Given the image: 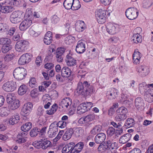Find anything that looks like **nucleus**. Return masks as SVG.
Instances as JSON below:
<instances>
[{
    "label": "nucleus",
    "mask_w": 153,
    "mask_h": 153,
    "mask_svg": "<svg viewBox=\"0 0 153 153\" xmlns=\"http://www.w3.org/2000/svg\"><path fill=\"white\" fill-rule=\"evenodd\" d=\"M95 117L94 114H91L88 115L85 117L86 122L93 120L94 119Z\"/></svg>",
    "instance_id": "49"
},
{
    "label": "nucleus",
    "mask_w": 153,
    "mask_h": 153,
    "mask_svg": "<svg viewBox=\"0 0 153 153\" xmlns=\"http://www.w3.org/2000/svg\"><path fill=\"white\" fill-rule=\"evenodd\" d=\"M152 4V0H144L143 2V6L145 8L149 7Z\"/></svg>",
    "instance_id": "43"
},
{
    "label": "nucleus",
    "mask_w": 153,
    "mask_h": 153,
    "mask_svg": "<svg viewBox=\"0 0 153 153\" xmlns=\"http://www.w3.org/2000/svg\"><path fill=\"white\" fill-rule=\"evenodd\" d=\"M102 129V127L100 125H97L94 127L93 129L91 131V134L95 135L101 131Z\"/></svg>",
    "instance_id": "35"
},
{
    "label": "nucleus",
    "mask_w": 153,
    "mask_h": 153,
    "mask_svg": "<svg viewBox=\"0 0 153 153\" xmlns=\"http://www.w3.org/2000/svg\"><path fill=\"white\" fill-rule=\"evenodd\" d=\"M76 90L79 94L86 96L93 93V88L88 82L85 81L83 83L82 82H79Z\"/></svg>",
    "instance_id": "1"
},
{
    "label": "nucleus",
    "mask_w": 153,
    "mask_h": 153,
    "mask_svg": "<svg viewBox=\"0 0 153 153\" xmlns=\"http://www.w3.org/2000/svg\"><path fill=\"white\" fill-rule=\"evenodd\" d=\"M32 22L30 20H25L23 21L20 25V30L22 31L26 30L31 25Z\"/></svg>",
    "instance_id": "10"
},
{
    "label": "nucleus",
    "mask_w": 153,
    "mask_h": 153,
    "mask_svg": "<svg viewBox=\"0 0 153 153\" xmlns=\"http://www.w3.org/2000/svg\"><path fill=\"white\" fill-rule=\"evenodd\" d=\"M130 134L127 133L121 136L119 140V142L120 143L124 144L129 141L131 137Z\"/></svg>",
    "instance_id": "21"
},
{
    "label": "nucleus",
    "mask_w": 153,
    "mask_h": 153,
    "mask_svg": "<svg viewBox=\"0 0 153 153\" xmlns=\"http://www.w3.org/2000/svg\"><path fill=\"white\" fill-rule=\"evenodd\" d=\"M2 88L6 91L12 92L16 88V83L12 81L7 82L3 84Z\"/></svg>",
    "instance_id": "5"
},
{
    "label": "nucleus",
    "mask_w": 153,
    "mask_h": 153,
    "mask_svg": "<svg viewBox=\"0 0 153 153\" xmlns=\"http://www.w3.org/2000/svg\"><path fill=\"white\" fill-rule=\"evenodd\" d=\"M43 104L47 103V102H51V98L48 96H44L42 97Z\"/></svg>",
    "instance_id": "60"
},
{
    "label": "nucleus",
    "mask_w": 153,
    "mask_h": 153,
    "mask_svg": "<svg viewBox=\"0 0 153 153\" xmlns=\"http://www.w3.org/2000/svg\"><path fill=\"white\" fill-rule=\"evenodd\" d=\"M134 120L131 118H128L126 120L124 126L127 128H129L133 126L134 124Z\"/></svg>",
    "instance_id": "32"
},
{
    "label": "nucleus",
    "mask_w": 153,
    "mask_h": 153,
    "mask_svg": "<svg viewBox=\"0 0 153 153\" xmlns=\"http://www.w3.org/2000/svg\"><path fill=\"white\" fill-rule=\"evenodd\" d=\"M9 30V27L5 23H0V32L7 31Z\"/></svg>",
    "instance_id": "39"
},
{
    "label": "nucleus",
    "mask_w": 153,
    "mask_h": 153,
    "mask_svg": "<svg viewBox=\"0 0 153 153\" xmlns=\"http://www.w3.org/2000/svg\"><path fill=\"white\" fill-rule=\"evenodd\" d=\"M141 57L140 53L138 51V50L137 49H135L134 53L133 54V58L140 59Z\"/></svg>",
    "instance_id": "50"
},
{
    "label": "nucleus",
    "mask_w": 153,
    "mask_h": 153,
    "mask_svg": "<svg viewBox=\"0 0 153 153\" xmlns=\"http://www.w3.org/2000/svg\"><path fill=\"white\" fill-rule=\"evenodd\" d=\"M33 107V105L30 102L25 104L22 109L21 114L24 116H27L31 111Z\"/></svg>",
    "instance_id": "6"
},
{
    "label": "nucleus",
    "mask_w": 153,
    "mask_h": 153,
    "mask_svg": "<svg viewBox=\"0 0 153 153\" xmlns=\"http://www.w3.org/2000/svg\"><path fill=\"white\" fill-rule=\"evenodd\" d=\"M27 75L25 69L23 68L19 67L16 68L13 71V76L15 79L21 80L24 79Z\"/></svg>",
    "instance_id": "2"
},
{
    "label": "nucleus",
    "mask_w": 153,
    "mask_h": 153,
    "mask_svg": "<svg viewBox=\"0 0 153 153\" xmlns=\"http://www.w3.org/2000/svg\"><path fill=\"white\" fill-rule=\"evenodd\" d=\"M127 117L126 115L119 114L115 117V119L116 120L120 121L124 120H125Z\"/></svg>",
    "instance_id": "44"
},
{
    "label": "nucleus",
    "mask_w": 153,
    "mask_h": 153,
    "mask_svg": "<svg viewBox=\"0 0 153 153\" xmlns=\"http://www.w3.org/2000/svg\"><path fill=\"white\" fill-rule=\"evenodd\" d=\"M26 133L23 132L19 133L17 137V139L16 141V142L19 143H22L26 142Z\"/></svg>",
    "instance_id": "14"
},
{
    "label": "nucleus",
    "mask_w": 153,
    "mask_h": 153,
    "mask_svg": "<svg viewBox=\"0 0 153 153\" xmlns=\"http://www.w3.org/2000/svg\"><path fill=\"white\" fill-rule=\"evenodd\" d=\"M54 67V65L51 63H48L45 65V68L48 69H51Z\"/></svg>",
    "instance_id": "64"
},
{
    "label": "nucleus",
    "mask_w": 153,
    "mask_h": 153,
    "mask_svg": "<svg viewBox=\"0 0 153 153\" xmlns=\"http://www.w3.org/2000/svg\"><path fill=\"white\" fill-rule=\"evenodd\" d=\"M58 132V129L57 128H49L48 134L49 137L51 138H52L55 137Z\"/></svg>",
    "instance_id": "38"
},
{
    "label": "nucleus",
    "mask_w": 153,
    "mask_h": 153,
    "mask_svg": "<svg viewBox=\"0 0 153 153\" xmlns=\"http://www.w3.org/2000/svg\"><path fill=\"white\" fill-rule=\"evenodd\" d=\"M84 22L83 21H81L77 23L76 29V30L79 32H82L85 28Z\"/></svg>",
    "instance_id": "28"
},
{
    "label": "nucleus",
    "mask_w": 153,
    "mask_h": 153,
    "mask_svg": "<svg viewBox=\"0 0 153 153\" xmlns=\"http://www.w3.org/2000/svg\"><path fill=\"white\" fill-rule=\"evenodd\" d=\"M39 132V129L37 128H34L31 130L30 132V135L31 137H34L36 136Z\"/></svg>",
    "instance_id": "42"
},
{
    "label": "nucleus",
    "mask_w": 153,
    "mask_h": 153,
    "mask_svg": "<svg viewBox=\"0 0 153 153\" xmlns=\"http://www.w3.org/2000/svg\"><path fill=\"white\" fill-rule=\"evenodd\" d=\"M112 141V140H108L106 141V144L105 143H104L105 146L106 147V148H107V150L110 149Z\"/></svg>",
    "instance_id": "63"
},
{
    "label": "nucleus",
    "mask_w": 153,
    "mask_h": 153,
    "mask_svg": "<svg viewBox=\"0 0 153 153\" xmlns=\"http://www.w3.org/2000/svg\"><path fill=\"white\" fill-rule=\"evenodd\" d=\"M37 90L36 89H34L30 92V96L32 97L35 98L38 96V94L37 92Z\"/></svg>",
    "instance_id": "62"
},
{
    "label": "nucleus",
    "mask_w": 153,
    "mask_h": 153,
    "mask_svg": "<svg viewBox=\"0 0 153 153\" xmlns=\"http://www.w3.org/2000/svg\"><path fill=\"white\" fill-rule=\"evenodd\" d=\"M145 98L146 100L149 102H153V96L146 95L145 96Z\"/></svg>",
    "instance_id": "61"
},
{
    "label": "nucleus",
    "mask_w": 153,
    "mask_h": 153,
    "mask_svg": "<svg viewBox=\"0 0 153 153\" xmlns=\"http://www.w3.org/2000/svg\"><path fill=\"white\" fill-rule=\"evenodd\" d=\"M10 20L11 22L13 23H17L20 21V18L13 17H10Z\"/></svg>",
    "instance_id": "57"
},
{
    "label": "nucleus",
    "mask_w": 153,
    "mask_h": 153,
    "mask_svg": "<svg viewBox=\"0 0 153 153\" xmlns=\"http://www.w3.org/2000/svg\"><path fill=\"white\" fill-rule=\"evenodd\" d=\"M74 133L73 129L69 128L67 130L64 134L62 137L63 140L67 141L70 139L71 137L73 134Z\"/></svg>",
    "instance_id": "20"
},
{
    "label": "nucleus",
    "mask_w": 153,
    "mask_h": 153,
    "mask_svg": "<svg viewBox=\"0 0 153 153\" xmlns=\"http://www.w3.org/2000/svg\"><path fill=\"white\" fill-rule=\"evenodd\" d=\"M7 110L6 108H2L0 110V115L2 117L7 116L8 115V113L7 112Z\"/></svg>",
    "instance_id": "52"
},
{
    "label": "nucleus",
    "mask_w": 153,
    "mask_h": 153,
    "mask_svg": "<svg viewBox=\"0 0 153 153\" xmlns=\"http://www.w3.org/2000/svg\"><path fill=\"white\" fill-rule=\"evenodd\" d=\"M65 50V48L62 47L58 48L57 49L56 52V57L58 62H61L62 61L64 57L63 53Z\"/></svg>",
    "instance_id": "9"
},
{
    "label": "nucleus",
    "mask_w": 153,
    "mask_h": 153,
    "mask_svg": "<svg viewBox=\"0 0 153 153\" xmlns=\"http://www.w3.org/2000/svg\"><path fill=\"white\" fill-rule=\"evenodd\" d=\"M100 144L99 145L98 148V151L101 152H103L106 150H107L105 145H104V143L103 144L102 143Z\"/></svg>",
    "instance_id": "54"
},
{
    "label": "nucleus",
    "mask_w": 153,
    "mask_h": 153,
    "mask_svg": "<svg viewBox=\"0 0 153 153\" xmlns=\"http://www.w3.org/2000/svg\"><path fill=\"white\" fill-rule=\"evenodd\" d=\"M111 146L110 147V149H111V152L113 153H116V149L118 148V145L117 143L116 142H112Z\"/></svg>",
    "instance_id": "40"
},
{
    "label": "nucleus",
    "mask_w": 153,
    "mask_h": 153,
    "mask_svg": "<svg viewBox=\"0 0 153 153\" xmlns=\"http://www.w3.org/2000/svg\"><path fill=\"white\" fill-rule=\"evenodd\" d=\"M27 90V87L25 85H21L19 88L18 92L20 95H23L25 94Z\"/></svg>",
    "instance_id": "33"
},
{
    "label": "nucleus",
    "mask_w": 153,
    "mask_h": 153,
    "mask_svg": "<svg viewBox=\"0 0 153 153\" xmlns=\"http://www.w3.org/2000/svg\"><path fill=\"white\" fill-rule=\"evenodd\" d=\"M66 62L67 65L69 66H73L76 65V61L73 58L70 54L66 56Z\"/></svg>",
    "instance_id": "18"
},
{
    "label": "nucleus",
    "mask_w": 153,
    "mask_h": 153,
    "mask_svg": "<svg viewBox=\"0 0 153 153\" xmlns=\"http://www.w3.org/2000/svg\"><path fill=\"white\" fill-rule=\"evenodd\" d=\"M106 12L100 9L96 12L95 16L98 23L100 24L104 23L106 20Z\"/></svg>",
    "instance_id": "4"
},
{
    "label": "nucleus",
    "mask_w": 153,
    "mask_h": 153,
    "mask_svg": "<svg viewBox=\"0 0 153 153\" xmlns=\"http://www.w3.org/2000/svg\"><path fill=\"white\" fill-rule=\"evenodd\" d=\"M47 119L44 116L40 117L39 118V122L40 125H45L46 124Z\"/></svg>",
    "instance_id": "51"
},
{
    "label": "nucleus",
    "mask_w": 153,
    "mask_h": 153,
    "mask_svg": "<svg viewBox=\"0 0 153 153\" xmlns=\"http://www.w3.org/2000/svg\"><path fill=\"white\" fill-rule=\"evenodd\" d=\"M32 127V124L30 122H28L24 124L21 127V130L23 132H26L29 130Z\"/></svg>",
    "instance_id": "31"
},
{
    "label": "nucleus",
    "mask_w": 153,
    "mask_h": 153,
    "mask_svg": "<svg viewBox=\"0 0 153 153\" xmlns=\"http://www.w3.org/2000/svg\"><path fill=\"white\" fill-rule=\"evenodd\" d=\"M20 102L17 99L14 100L13 102L9 105L10 108L12 110H15L18 108L20 106Z\"/></svg>",
    "instance_id": "27"
},
{
    "label": "nucleus",
    "mask_w": 153,
    "mask_h": 153,
    "mask_svg": "<svg viewBox=\"0 0 153 153\" xmlns=\"http://www.w3.org/2000/svg\"><path fill=\"white\" fill-rule=\"evenodd\" d=\"M71 104V100L69 98L63 99L60 103L59 105L64 109L67 108Z\"/></svg>",
    "instance_id": "17"
},
{
    "label": "nucleus",
    "mask_w": 153,
    "mask_h": 153,
    "mask_svg": "<svg viewBox=\"0 0 153 153\" xmlns=\"http://www.w3.org/2000/svg\"><path fill=\"white\" fill-rule=\"evenodd\" d=\"M147 66L145 65H141L138 67L137 68V71L141 73L142 76H145L148 74L149 70Z\"/></svg>",
    "instance_id": "13"
},
{
    "label": "nucleus",
    "mask_w": 153,
    "mask_h": 153,
    "mask_svg": "<svg viewBox=\"0 0 153 153\" xmlns=\"http://www.w3.org/2000/svg\"><path fill=\"white\" fill-rule=\"evenodd\" d=\"M71 149L70 147L66 145L63 148L62 152V153H67L69 152L71 153Z\"/></svg>",
    "instance_id": "58"
},
{
    "label": "nucleus",
    "mask_w": 153,
    "mask_h": 153,
    "mask_svg": "<svg viewBox=\"0 0 153 153\" xmlns=\"http://www.w3.org/2000/svg\"><path fill=\"white\" fill-rule=\"evenodd\" d=\"M106 138L105 134L102 133L98 134L95 137L94 140L95 142L97 144L102 143Z\"/></svg>",
    "instance_id": "12"
},
{
    "label": "nucleus",
    "mask_w": 153,
    "mask_h": 153,
    "mask_svg": "<svg viewBox=\"0 0 153 153\" xmlns=\"http://www.w3.org/2000/svg\"><path fill=\"white\" fill-rule=\"evenodd\" d=\"M138 10L136 8L129 7L125 11V15L127 18L130 20H133L136 19L138 16Z\"/></svg>",
    "instance_id": "3"
},
{
    "label": "nucleus",
    "mask_w": 153,
    "mask_h": 153,
    "mask_svg": "<svg viewBox=\"0 0 153 153\" xmlns=\"http://www.w3.org/2000/svg\"><path fill=\"white\" fill-rule=\"evenodd\" d=\"M117 112L119 113L120 114L126 115V114L128 111L126 108L124 107H121L117 110Z\"/></svg>",
    "instance_id": "45"
},
{
    "label": "nucleus",
    "mask_w": 153,
    "mask_h": 153,
    "mask_svg": "<svg viewBox=\"0 0 153 153\" xmlns=\"http://www.w3.org/2000/svg\"><path fill=\"white\" fill-rule=\"evenodd\" d=\"M135 104L138 109L141 110L144 105L143 100L141 97H137L135 100Z\"/></svg>",
    "instance_id": "22"
},
{
    "label": "nucleus",
    "mask_w": 153,
    "mask_h": 153,
    "mask_svg": "<svg viewBox=\"0 0 153 153\" xmlns=\"http://www.w3.org/2000/svg\"><path fill=\"white\" fill-rule=\"evenodd\" d=\"M72 9L73 10H76L79 9L81 6L79 1L78 0H74L72 4Z\"/></svg>",
    "instance_id": "37"
},
{
    "label": "nucleus",
    "mask_w": 153,
    "mask_h": 153,
    "mask_svg": "<svg viewBox=\"0 0 153 153\" xmlns=\"http://www.w3.org/2000/svg\"><path fill=\"white\" fill-rule=\"evenodd\" d=\"M52 33L50 31H48L45 34L44 39V42L45 44L49 45L52 42Z\"/></svg>",
    "instance_id": "16"
},
{
    "label": "nucleus",
    "mask_w": 153,
    "mask_h": 153,
    "mask_svg": "<svg viewBox=\"0 0 153 153\" xmlns=\"http://www.w3.org/2000/svg\"><path fill=\"white\" fill-rule=\"evenodd\" d=\"M0 4V12L4 13H7L12 12L13 9L11 6H4Z\"/></svg>",
    "instance_id": "15"
},
{
    "label": "nucleus",
    "mask_w": 153,
    "mask_h": 153,
    "mask_svg": "<svg viewBox=\"0 0 153 153\" xmlns=\"http://www.w3.org/2000/svg\"><path fill=\"white\" fill-rule=\"evenodd\" d=\"M27 43V41L21 40L18 41L15 45V48L16 51L19 52H22L26 49V46Z\"/></svg>",
    "instance_id": "7"
},
{
    "label": "nucleus",
    "mask_w": 153,
    "mask_h": 153,
    "mask_svg": "<svg viewBox=\"0 0 153 153\" xmlns=\"http://www.w3.org/2000/svg\"><path fill=\"white\" fill-rule=\"evenodd\" d=\"M84 144L82 143H79L76 144L74 147L78 150L79 151V152H81L83 149Z\"/></svg>",
    "instance_id": "59"
},
{
    "label": "nucleus",
    "mask_w": 153,
    "mask_h": 153,
    "mask_svg": "<svg viewBox=\"0 0 153 153\" xmlns=\"http://www.w3.org/2000/svg\"><path fill=\"white\" fill-rule=\"evenodd\" d=\"M107 30L110 34H114L116 33L115 27L112 23H109L107 26Z\"/></svg>",
    "instance_id": "24"
},
{
    "label": "nucleus",
    "mask_w": 153,
    "mask_h": 153,
    "mask_svg": "<svg viewBox=\"0 0 153 153\" xmlns=\"http://www.w3.org/2000/svg\"><path fill=\"white\" fill-rule=\"evenodd\" d=\"M141 36L138 33L134 34L132 38V43L137 44L140 43L142 41Z\"/></svg>",
    "instance_id": "25"
},
{
    "label": "nucleus",
    "mask_w": 153,
    "mask_h": 153,
    "mask_svg": "<svg viewBox=\"0 0 153 153\" xmlns=\"http://www.w3.org/2000/svg\"><path fill=\"white\" fill-rule=\"evenodd\" d=\"M57 105L56 103H54L51 107V109L49 110H47V114L49 115H52L55 113L57 109Z\"/></svg>",
    "instance_id": "36"
},
{
    "label": "nucleus",
    "mask_w": 153,
    "mask_h": 153,
    "mask_svg": "<svg viewBox=\"0 0 153 153\" xmlns=\"http://www.w3.org/2000/svg\"><path fill=\"white\" fill-rule=\"evenodd\" d=\"M20 117L19 115L16 114L11 117L9 119V122L10 124L14 125L16 124L19 121Z\"/></svg>",
    "instance_id": "23"
},
{
    "label": "nucleus",
    "mask_w": 153,
    "mask_h": 153,
    "mask_svg": "<svg viewBox=\"0 0 153 153\" xmlns=\"http://www.w3.org/2000/svg\"><path fill=\"white\" fill-rule=\"evenodd\" d=\"M13 96L11 93L8 94L7 95V101L8 103L10 105L14 101Z\"/></svg>",
    "instance_id": "47"
},
{
    "label": "nucleus",
    "mask_w": 153,
    "mask_h": 153,
    "mask_svg": "<svg viewBox=\"0 0 153 153\" xmlns=\"http://www.w3.org/2000/svg\"><path fill=\"white\" fill-rule=\"evenodd\" d=\"M32 56L30 53H26L22 55L19 58L18 63L21 65L28 63L31 61Z\"/></svg>",
    "instance_id": "8"
},
{
    "label": "nucleus",
    "mask_w": 153,
    "mask_h": 153,
    "mask_svg": "<svg viewBox=\"0 0 153 153\" xmlns=\"http://www.w3.org/2000/svg\"><path fill=\"white\" fill-rule=\"evenodd\" d=\"M36 84V79L34 78H32L30 79L29 85L32 88H33L35 86Z\"/></svg>",
    "instance_id": "56"
},
{
    "label": "nucleus",
    "mask_w": 153,
    "mask_h": 153,
    "mask_svg": "<svg viewBox=\"0 0 153 153\" xmlns=\"http://www.w3.org/2000/svg\"><path fill=\"white\" fill-rule=\"evenodd\" d=\"M67 124L66 122L63 120L60 121L58 123V127L62 128L65 127Z\"/></svg>",
    "instance_id": "55"
},
{
    "label": "nucleus",
    "mask_w": 153,
    "mask_h": 153,
    "mask_svg": "<svg viewBox=\"0 0 153 153\" xmlns=\"http://www.w3.org/2000/svg\"><path fill=\"white\" fill-rule=\"evenodd\" d=\"M13 56L14 54H13L6 55L4 57V61L7 62L10 61L13 59Z\"/></svg>",
    "instance_id": "53"
},
{
    "label": "nucleus",
    "mask_w": 153,
    "mask_h": 153,
    "mask_svg": "<svg viewBox=\"0 0 153 153\" xmlns=\"http://www.w3.org/2000/svg\"><path fill=\"white\" fill-rule=\"evenodd\" d=\"M86 105L84 103L80 104L77 108V113L79 114H82L87 111V109L86 108Z\"/></svg>",
    "instance_id": "26"
},
{
    "label": "nucleus",
    "mask_w": 153,
    "mask_h": 153,
    "mask_svg": "<svg viewBox=\"0 0 153 153\" xmlns=\"http://www.w3.org/2000/svg\"><path fill=\"white\" fill-rule=\"evenodd\" d=\"M12 48V46L10 45H4L1 48L2 52L6 53L10 50Z\"/></svg>",
    "instance_id": "41"
},
{
    "label": "nucleus",
    "mask_w": 153,
    "mask_h": 153,
    "mask_svg": "<svg viewBox=\"0 0 153 153\" xmlns=\"http://www.w3.org/2000/svg\"><path fill=\"white\" fill-rule=\"evenodd\" d=\"M61 75L63 77H68L71 76L72 71L71 69L68 67H63L61 70Z\"/></svg>",
    "instance_id": "19"
},
{
    "label": "nucleus",
    "mask_w": 153,
    "mask_h": 153,
    "mask_svg": "<svg viewBox=\"0 0 153 153\" xmlns=\"http://www.w3.org/2000/svg\"><path fill=\"white\" fill-rule=\"evenodd\" d=\"M110 93V94L108 97L111 100L115 99L117 95V90L114 88H112L111 89Z\"/></svg>",
    "instance_id": "34"
},
{
    "label": "nucleus",
    "mask_w": 153,
    "mask_h": 153,
    "mask_svg": "<svg viewBox=\"0 0 153 153\" xmlns=\"http://www.w3.org/2000/svg\"><path fill=\"white\" fill-rule=\"evenodd\" d=\"M115 130L113 127H110L107 130V134L108 136H111L115 133Z\"/></svg>",
    "instance_id": "48"
},
{
    "label": "nucleus",
    "mask_w": 153,
    "mask_h": 153,
    "mask_svg": "<svg viewBox=\"0 0 153 153\" xmlns=\"http://www.w3.org/2000/svg\"><path fill=\"white\" fill-rule=\"evenodd\" d=\"M85 50V45L82 41H79L78 42L76 47V51L79 53H83Z\"/></svg>",
    "instance_id": "11"
},
{
    "label": "nucleus",
    "mask_w": 153,
    "mask_h": 153,
    "mask_svg": "<svg viewBox=\"0 0 153 153\" xmlns=\"http://www.w3.org/2000/svg\"><path fill=\"white\" fill-rule=\"evenodd\" d=\"M22 14V12L21 11H20L19 10L16 11L12 13L10 15V17H13L15 18H20V16Z\"/></svg>",
    "instance_id": "46"
},
{
    "label": "nucleus",
    "mask_w": 153,
    "mask_h": 153,
    "mask_svg": "<svg viewBox=\"0 0 153 153\" xmlns=\"http://www.w3.org/2000/svg\"><path fill=\"white\" fill-rule=\"evenodd\" d=\"M74 0H65L63 4L64 7L67 9H70L72 8V4Z\"/></svg>",
    "instance_id": "29"
},
{
    "label": "nucleus",
    "mask_w": 153,
    "mask_h": 153,
    "mask_svg": "<svg viewBox=\"0 0 153 153\" xmlns=\"http://www.w3.org/2000/svg\"><path fill=\"white\" fill-rule=\"evenodd\" d=\"M41 140L42 142L41 146H42V148L43 149H47L51 145V142L47 139H44L43 140L41 139Z\"/></svg>",
    "instance_id": "30"
}]
</instances>
